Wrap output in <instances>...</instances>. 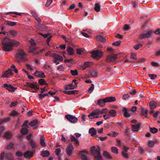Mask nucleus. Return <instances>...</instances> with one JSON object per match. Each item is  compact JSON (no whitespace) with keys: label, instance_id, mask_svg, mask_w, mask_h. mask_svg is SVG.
Instances as JSON below:
<instances>
[{"label":"nucleus","instance_id":"nucleus-23","mask_svg":"<svg viewBox=\"0 0 160 160\" xmlns=\"http://www.w3.org/2000/svg\"><path fill=\"white\" fill-rule=\"evenodd\" d=\"M122 111L123 112V114L125 117L127 118L130 117V114L128 112L127 109L126 108H124L122 109Z\"/></svg>","mask_w":160,"mask_h":160},{"label":"nucleus","instance_id":"nucleus-10","mask_svg":"<svg viewBox=\"0 0 160 160\" xmlns=\"http://www.w3.org/2000/svg\"><path fill=\"white\" fill-rule=\"evenodd\" d=\"M19 45V42L16 40L11 39V51L14 47H18Z\"/></svg>","mask_w":160,"mask_h":160},{"label":"nucleus","instance_id":"nucleus-20","mask_svg":"<svg viewBox=\"0 0 160 160\" xmlns=\"http://www.w3.org/2000/svg\"><path fill=\"white\" fill-rule=\"evenodd\" d=\"M157 105V102L154 101H151L149 102V107L151 109H153L155 108Z\"/></svg>","mask_w":160,"mask_h":160},{"label":"nucleus","instance_id":"nucleus-60","mask_svg":"<svg viewBox=\"0 0 160 160\" xmlns=\"http://www.w3.org/2000/svg\"><path fill=\"white\" fill-rule=\"evenodd\" d=\"M130 28V27L127 24H125L124 25L123 28L126 31L129 30Z\"/></svg>","mask_w":160,"mask_h":160},{"label":"nucleus","instance_id":"nucleus-18","mask_svg":"<svg viewBox=\"0 0 160 160\" xmlns=\"http://www.w3.org/2000/svg\"><path fill=\"white\" fill-rule=\"evenodd\" d=\"M88 132L89 133L91 134L92 137H94L97 134V131L93 128H90Z\"/></svg>","mask_w":160,"mask_h":160},{"label":"nucleus","instance_id":"nucleus-64","mask_svg":"<svg viewBox=\"0 0 160 160\" xmlns=\"http://www.w3.org/2000/svg\"><path fill=\"white\" fill-rule=\"evenodd\" d=\"M153 33L156 35H160V29L158 28L157 29L156 31L153 32Z\"/></svg>","mask_w":160,"mask_h":160},{"label":"nucleus","instance_id":"nucleus-63","mask_svg":"<svg viewBox=\"0 0 160 160\" xmlns=\"http://www.w3.org/2000/svg\"><path fill=\"white\" fill-rule=\"evenodd\" d=\"M148 144V146L151 147H152L154 146V142L152 141H149Z\"/></svg>","mask_w":160,"mask_h":160},{"label":"nucleus","instance_id":"nucleus-16","mask_svg":"<svg viewBox=\"0 0 160 160\" xmlns=\"http://www.w3.org/2000/svg\"><path fill=\"white\" fill-rule=\"evenodd\" d=\"M52 56L55 59L60 62L62 61L63 60L62 57L56 53L52 54Z\"/></svg>","mask_w":160,"mask_h":160},{"label":"nucleus","instance_id":"nucleus-12","mask_svg":"<svg viewBox=\"0 0 160 160\" xmlns=\"http://www.w3.org/2000/svg\"><path fill=\"white\" fill-rule=\"evenodd\" d=\"M38 49V47L30 48H29V52L32 53L33 55H38L39 53V52L37 50Z\"/></svg>","mask_w":160,"mask_h":160},{"label":"nucleus","instance_id":"nucleus-31","mask_svg":"<svg viewBox=\"0 0 160 160\" xmlns=\"http://www.w3.org/2000/svg\"><path fill=\"white\" fill-rule=\"evenodd\" d=\"M77 91L76 90H72V91H64L63 92L66 94L68 95H71L75 94Z\"/></svg>","mask_w":160,"mask_h":160},{"label":"nucleus","instance_id":"nucleus-13","mask_svg":"<svg viewBox=\"0 0 160 160\" xmlns=\"http://www.w3.org/2000/svg\"><path fill=\"white\" fill-rule=\"evenodd\" d=\"M70 140L71 142H73L74 144L77 147L79 144V142L73 135H71L70 137Z\"/></svg>","mask_w":160,"mask_h":160},{"label":"nucleus","instance_id":"nucleus-28","mask_svg":"<svg viewBox=\"0 0 160 160\" xmlns=\"http://www.w3.org/2000/svg\"><path fill=\"white\" fill-rule=\"evenodd\" d=\"M29 125L32 127L36 126L38 124V122L37 119H35L31 121L29 124Z\"/></svg>","mask_w":160,"mask_h":160},{"label":"nucleus","instance_id":"nucleus-36","mask_svg":"<svg viewBox=\"0 0 160 160\" xmlns=\"http://www.w3.org/2000/svg\"><path fill=\"white\" fill-rule=\"evenodd\" d=\"M3 137L7 139L10 138V132H6L4 134Z\"/></svg>","mask_w":160,"mask_h":160},{"label":"nucleus","instance_id":"nucleus-14","mask_svg":"<svg viewBox=\"0 0 160 160\" xmlns=\"http://www.w3.org/2000/svg\"><path fill=\"white\" fill-rule=\"evenodd\" d=\"M33 154V153L32 152L28 150L25 152L23 156L25 158H28L32 157Z\"/></svg>","mask_w":160,"mask_h":160},{"label":"nucleus","instance_id":"nucleus-52","mask_svg":"<svg viewBox=\"0 0 160 160\" xmlns=\"http://www.w3.org/2000/svg\"><path fill=\"white\" fill-rule=\"evenodd\" d=\"M95 115L94 112H92L89 114L88 116L89 118L90 119H93L94 118Z\"/></svg>","mask_w":160,"mask_h":160},{"label":"nucleus","instance_id":"nucleus-47","mask_svg":"<svg viewBox=\"0 0 160 160\" xmlns=\"http://www.w3.org/2000/svg\"><path fill=\"white\" fill-rule=\"evenodd\" d=\"M49 96L48 94L45 93L43 94H42V93H40L38 94L39 97L41 99H42L45 96Z\"/></svg>","mask_w":160,"mask_h":160},{"label":"nucleus","instance_id":"nucleus-44","mask_svg":"<svg viewBox=\"0 0 160 160\" xmlns=\"http://www.w3.org/2000/svg\"><path fill=\"white\" fill-rule=\"evenodd\" d=\"M70 72L73 76H75L78 75V72L77 70H71Z\"/></svg>","mask_w":160,"mask_h":160},{"label":"nucleus","instance_id":"nucleus-33","mask_svg":"<svg viewBox=\"0 0 160 160\" xmlns=\"http://www.w3.org/2000/svg\"><path fill=\"white\" fill-rule=\"evenodd\" d=\"M100 6L98 3H96L94 5V10L97 12H99L100 10Z\"/></svg>","mask_w":160,"mask_h":160},{"label":"nucleus","instance_id":"nucleus-2","mask_svg":"<svg viewBox=\"0 0 160 160\" xmlns=\"http://www.w3.org/2000/svg\"><path fill=\"white\" fill-rule=\"evenodd\" d=\"M95 147L93 146L91 149V151L96 160H100L102 158V156L100 154V149L99 147L94 150Z\"/></svg>","mask_w":160,"mask_h":160},{"label":"nucleus","instance_id":"nucleus-46","mask_svg":"<svg viewBox=\"0 0 160 160\" xmlns=\"http://www.w3.org/2000/svg\"><path fill=\"white\" fill-rule=\"evenodd\" d=\"M90 73V74L93 77H96L97 76V73L95 70L91 71Z\"/></svg>","mask_w":160,"mask_h":160},{"label":"nucleus","instance_id":"nucleus-30","mask_svg":"<svg viewBox=\"0 0 160 160\" xmlns=\"http://www.w3.org/2000/svg\"><path fill=\"white\" fill-rule=\"evenodd\" d=\"M104 101H105V100H104V98L102 99H99L98 101V103L102 107H103L105 105V103L106 102H104Z\"/></svg>","mask_w":160,"mask_h":160},{"label":"nucleus","instance_id":"nucleus-22","mask_svg":"<svg viewBox=\"0 0 160 160\" xmlns=\"http://www.w3.org/2000/svg\"><path fill=\"white\" fill-rule=\"evenodd\" d=\"M102 154L105 158L107 159H111L112 158V157L108 152H107L106 151H103Z\"/></svg>","mask_w":160,"mask_h":160},{"label":"nucleus","instance_id":"nucleus-6","mask_svg":"<svg viewBox=\"0 0 160 160\" xmlns=\"http://www.w3.org/2000/svg\"><path fill=\"white\" fill-rule=\"evenodd\" d=\"M65 118L68 120L72 123H75L78 121L77 118L72 115L67 114L65 116Z\"/></svg>","mask_w":160,"mask_h":160},{"label":"nucleus","instance_id":"nucleus-40","mask_svg":"<svg viewBox=\"0 0 160 160\" xmlns=\"http://www.w3.org/2000/svg\"><path fill=\"white\" fill-rule=\"evenodd\" d=\"M14 71L15 73H18V69L16 68L15 66L13 64H12L11 66V71Z\"/></svg>","mask_w":160,"mask_h":160},{"label":"nucleus","instance_id":"nucleus-3","mask_svg":"<svg viewBox=\"0 0 160 160\" xmlns=\"http://www.w3.org/2000/svg\"><path fill=\"white\" fill-rule=\"evenodd\" d=\"M103 52L102 51L99 50L93 51L91 53V57L93 59H99L102 56Z\"/></svg>","mask_w":160,"mask_h":160},{"label":"nucleus","instance_id":"nucleus-57","mask_svg":"<svg viewBox=\"0 0 160 160\" xmlns=\"http://www.w3.org/2000/svg\"><path fill=\"white\" fill-rule=\"evenodd\" d=\"M151 64L152 66L156 67H159L160 66L158 63L154 62H151Z\"/></svg>","mask_w":160,"mask_h":160},{"label":"nucleus","instance_id":"nucleus-29","mask_svg":"<svg viewBox=\"0 0 160 160\" xmlns=\"http://www.w3.org/2000/svg\"><path fill=\"white\" fill-rule=\"evenodd\" d=\"M19 115V113L14 110H12L11 112V116L12 117H17Z\"/></svg>","mask_w":160,"mask_h":160},{"label":"nucleus","instance_id":"nucleus-1","mask_svg":"<svg viewBox=\"0 0 160 160\" xmlns=\"http://www.w3.org/2000/svg\"><path fill=\"white\" fill-rule=\"evenodd\" d=\"M2 49L5 52L10 51V40L8 38H5L2 42Z\"/></svg>","mask_w":160,"mask_h":160},{"label":"nucleus","instance_id":"nucleus-50","mask_svg":"<svg viewBox=\"0 0 160 160\" xmlns=\"http://www.w3.org/2000/svg\"><path fill=\"white\" fill-rule=\"evenodd\" d=\"M61 150L59 148L56 149L55 151L56 154L57 155V156L58 157H60V155L59 154V153L61 152Z\"/></svg>","mask_w":160,"mask_h":160},{"label":"nucleus","instance_id":"nucleus-21","mask_svg":"<svg viewBox=\"0 0 160 160\" xmlns=\"http://www.w3.org/2000/svg\"><path fill=\"white\" fill-rule=\"evenodd\" d=\"M45 140V138L43 136H41L40 138V144L43 147H45L46 146V143L44 142Z\"/></svg>","mask_w":160,"mask_h":160},{"label":"nucleus","instance_id":"nucleus-51","mask_svg":"<svg viewBox=\"0 0 160 160\" xmlns=\"http://www.w3.org/2000/svg\"><path fill=\"white\" fill-rule=\"evenodd\" d=\"M112 152L116 154H117L118 153V149L116 147H112L111 148Z\"/></svg>","mask_w":160,"mask_h":160},{"label":"nucleus","instance_id":"nucleus-8","mask_svg":"<svg viewBox=\"0 0 160 160\" xmlns=\"http://www.w3.org/2000/svg\"><path fill=\"white\" fill-rule=\"evenodd\" d=\"M74 149V148L71 143L69 144L68 146L66 148V152L68 156H70L72 154V151Z\"/></svg>","mask_w":160,"mask_h":160},{"label":"nucleus","instance_id":"nucleus-25","mask_svg":"<svg viewBox=\"0 0 160 160\" xmlns=\"http://www.w3.org/2000/svg\"><path fill=\"white\" fill-rule=\"evenodd\" d=\"M67 51L69 55H73L74 51L72 48L70 47H68L67 48Z\"/></svg>","mask_w":160,"mask_h":160},{"label":"nucleus","instance_id":"nucleus-27","mask_svg":"<svg viewBox=\"0 0 160 160\" xmlns=\"http://www.w3.org/2000/svg\"><path fill=\"white\" fill-rule=\"evenodd\" d=\"M108 113L111 117H115L117 115L116 111L114 109H111L109 112Z\"/></svg>","mask_w":160,"mask_h":160},{"label":"nucleus","instance_id":"nucleus-35","mask_svg":"<svg viewBox=\"0 0 160 160\" xmlns=\"http://www.w3.org/2000/svg\"><path fill=\"white\" fill-rule=\"evenodd\" d=\"M38 83L40 85H48V84L46 82V81L45 79H40L38 80Z\"/></svg>","mask_w":160,"mask_h":160},{"label":"nucleus","instance_id":"nucleus-58","mask_svg":"<svg viewBox=\"0 0 160 160\" xmlns=\"http://www.w3.org/2000/svg\"><path fill=\"white\" fill-rule=\"evenodd\" d=\"M129 98V96L128 94H124L123 95L122 99L125 100H128Z\"/></svg>","mask_w":160,"mask_h":160},{"label":"nucleus","instance_id":"nucleus-59","mask_svg":"<svg viewBox=\"0 0 160 160\" xmlns=\"http://www.w3.org/2000/svg\"><path fill=\"white\" fill-rule=\"evenodd\" d=\"M52 0H47L46 3L45 4L46 7H48L50 6L51 3L52 2Z\"/></svg>","mask_w":160,"mask_h":160},{"label":"nucleus","instance_id":"nucleus-38","mask_svg":"<svg viewBox=\"0 0 160 160\" xmlns=\"http://www.w3.org/2000/svg\"><path fill=\"white\" fill-rule=\"evenodd\" d=\"M18 34V32L13 30H11V37H16Z\"/></svg>","mask_w":160,"mask_h":160},{"label":"nucleus","instance_id":"nucleus-19","mask_svg":"<svg viewBox=\"0 0 160 160\" xmlns=\"http://www.w3.org/2000/svg\"><path fill=\"white\" fill-rule=\"evenodd\" d=\"M96 39L98 41L102 42H105L106 41V38L101 35L97 36L96 37Z\"/></svg>","mask_w":160,"mask_h":160},{"label":"nucleus","instance_id":"nucleus-48","mask_svg":"<svg viewBox=\"0 0 160 160\" xmlns=\"http://www.w3.org/2000/svg\"><path fill=\"white\" fill-rule=\"evenodd\" d=\"M96 138L97 139L99 140V139L101 141H104V140H106L108 138V137L106 136L104 137H98L97 136H96Z\"/></svg>","mask_w":160,"mask_h":160},{"label":"nucleus","instance_id":"nucleus-56","mask_svg":"<svg viewBox=\"0 0 160 160\" xmlns=\"http://www.w3.org/2000/svg\"><path fill=\"white\" fill-rule=\"evenodd\" d=\"M121 41H118L115 42H114L112 43V45L115 46H119L121 44Z\"/></svg>","mask_w":160,"mask_h":160},{"label":"nucleus","instance_id":"nucleus-49","mask_svg":"<svg viewBox=\"0 0 160 160\" xmlns=\"http://www.w3.org/2000/svg\"><path fill=\"white\" fill-rule=\"evenodd\" d=\"M122 156L126 159H127L128 158V156L127 152L122 151L121 152Z\"/></svg>","mask_w":160,"mask_h":160},{"label":"nucleus","instance_id":"nucleus-32","mask_svg":"<svg viewBox=\"0 0 160 160\" xmlns=\"http://www.w3.org/2000/svg\"><path fill=\"white\" fill-rule=\"evenodd\" d=\"M9 118L8 117L5 118H4L0 119V125L3 124L4 123L8 122L9 121Z\"/></svg>","mask_w":160,"mask_h":160},{"label":"nucleus","instance_id":"nucleus-17","mask_svg":"<svg viewBox=\"0 0 160 160\" xmlns=\"http://www.w3.org/2000/svg\"><path fill=\"white\" fill-rule=\"evenodd\" d=\"M104 100L105 101H104V102H112L115 101L116 98L115 97H109L104 98Z\"/></svg>","mask_w":160,"mask_h":160},{"label":"nucleus","instance_id":"nucleus-37","mask_svg":"<svg viewBox=\"0 0 160 160\" xmlns=\"http://www.w3.org/2000/svg\"><path fill=\"white\" fill-rule=\"evenodd\" d=\"M141 114L142 116H144L145 118H149V116L147 113V112H144V108H142L141 109Z\"/></svg>","mask_w":160,"mask_h":160},{"label":"nucleus","instance_id":"nucleus-43","mask_svg":"<svg viewBox=\"0 0 160 160\" xmlns=\"http://www.w3.org/2000/svg\"><path fill=\"white\" fill-rule=\"evenodd\" d=\"M29 142L32 148H36V144L35 142L32 140L30 141Z\"/></svg>","mask_w":160,"mask_h":160},{"label":"nucleus","instance_id":"nucleus-39","mask_svg":"<svg viewBox=\"0 0 160 160\" xmlns=\"http://www.w3.org/2000/svg\"><path fill=\"white\" fill-rule=\"evenodd\" d=\"M5 154L4 152H2L0 154V159L1 160H4L5 159H9V157L8 156H5V158L4 157Z\"/></svg>","mask_w":160,"mask_h":160},{"label":"nucleus","instance_id":"nucleus-41","mask_svg":"<svg viewBox=\"0 0 160 160\" xmlns=\"http://www.w3.org/2000/svg\"><path fill=\"white\" fill-rule=\"evenodd\" d=\"M10 75V71L9 69L8 71H6L2 75L3 77H8Z\"/></svg>","mask_w":160,"mask_h":160},{"label":"nucleus","instance_id":"nucleus-15","mask_svg":"<svg viewBox=\"0 0 160 160\" xmlns=\"http://www.w3.org/2000/svg\"><path fill=\"white\" fill-rule=\"evenodd\" d=\"M140 125L139 123H138L136 125H132L131 130L132 132H137L140 127Z\"/></svg>","mask_w":160,"mask_h":160},{"label":"nucleus","instance_id":"nucleus-53","mask_svg":"<svg viewBox=\"0 0 160 160\" xmlns=\"http://www.w3.org/2000/svg\"><path fill=\"white\" fill-rule=\"evenodd\" d=\"M148 76L152 80L155 79L157 77V75L155 74H149Z\"/></svg>","mask_w":160,"mask_h":160},{"label":"nucleus","instance_id":"nucleus-54","mask_svg":"<svg viewBox=\"0 0 160 160\" xmlns=\"http://www.w3.org/2000/svg\"><path fill=\"white\" fill-rule=\"evenodd\" d=\"M18 102L17 101H13L11 103V108L13 107H16L18 104Z\"/></svg>","mask_w":160,"mask_h":160},{"label":"nucleus","instance_id":"nucleus-4","mask_svg":"<svg viewBox=\"0 0 160 160\" xmlns=\"http://www.w3.org/2000/svg\"><path fill=\"white\" fill-rule=\"evenodd\" d=\"M16 54L17 58H20L21 61H27L28 60V59L25 57L26 54L22 50H18Z\"/></svg>","mask_w":160,"mask_h":160},{"label":"nucleus","instance_id":"nucleus-62","mask_svg":"<svg viewBox=\"0 0 160 160\" xmlns=\"http://www.w3.org/2000/svg\"><path fill=\"white\" fill-rule=\"evenodd\" d=\"M4 87L7 89L9 91H10V86L7 84H5L3 85Z\"/></svg>","mask_w":160,"mask_h":160},{"label":"nucleus","instance_id":"nucleus-24","mask_svg":"<svg viewBox=\"0 0 160 160\" xmlns=\"http://www.w3.org/2000/svg\"><path fill=\"white\" fill-rule=\"evenodd\" d=\"M20 132L22 135H26L28 132V130L26 128L22 127L21 129Z\"/></svg>","mask_w":160,"mask_h":160},{"label":"nucleus","instance_id":"nucleus-61","mask_svg":"<svg viewBox=\"0 0 160 160\" xmlns=\"http://www.w3.org/2000/svg\"><path fill=\"white\" fill-rule=\"evenodd\" d=\"M103 117L105 120H107L110 118L111 117L110 116V115L108 114L104 115L103 116Z\"/></svg>","mask_w":160,"mask_h":160},{"label":"nucleus","instance_id":"nucleus-55","mask_svg":"<svg viewBox=\"0 0 160 160\" xmlns=\"http://www.w3.org/2000/svg\"><path fill=\"white\" fill-rule=\"evenodd\" d=\"M94 85L93 84H92L91 86L89 88L88 92L90 93L92 92V91L94 89Z\"/></svg>","mask_w":160,"mask_h":160},{"label":"nucleus","instance_id":"nucleus-34","mask_svg":"<svg viewBox=\"0 0 160 160\" xmlns=\"http://www.w3.org/2000/svg\"><path fill=\"white\" fill-rule=\"evenodd\" d=\"M149 130L150 132L153 134L155 133H157L158 131V130L157 128H149Z\"/></svg>","mask_w":160,"mask_h":160},{"label":"nucleus","instance_id":"nucleus-9","mask_svg":"<svg viewBox=\"0 0 160 160\" xmlns=\"http://www.w3.org/2000/svg\"><path fill=\"white\" fill-rule=\"evenodd\" d=\"M152 33V30H150L146 33H144L140 35L139 37V38L140 39H143L146 38L150 37Z\"/></svg>","mask_w":160,"mask_h":160},{"label":"nucleus","instance_id":"nucleus-45","mask_svg":"<svg viewBox=\"0 0 160 160\" xmlns=\"http://www.w3.org/2000/svg\"><path fill=\"white\" fill-rule=\"evenodd\" d=\"M142 46V45L141 43L138 44L133 46V48L136 50H138Z\"/></svg>","mask_w":160,"mask_h":160},{"label":"nucleus","instance_id":"nucleus-26","mask_svg":"<svg viewBox=\"0 0 160 160\" xmlns=\"http://www.w3.org/2000/svg\"><path fill=\"white\" fill-rule=\"evenodd\" d=\"M41 155L43 157H47L49 156V152L47 150L43 151L42 152Z\"/></svg>","mask_w":160,"mask_h":160},{"label":"nucleus","instance_id":"nucleus-11","mask_svg":"<svg viewBox=\"0 0 160 160\" xmlns=\"http://www.w3.org/2000/svg\"><path fill=\"white\" fill-rule=\"evenodd\" d=\"M34 75L35 76L40 78H43L45 77V76L43 72L38 71H36Z\"/></svg>","mask_w":160,"mask_h":160},{"label":"nucleus","instance_id":"nucleus-7","mask_svg":"<svg viewBox=\"0 0 160 160\" xmlns=\"http://www.w3.org/2000/svg\"><path fill=\"white\" fill-rule=\"evenodd\" d=\"M87 152L85 150H82L79 152V153L81 154V158L82 160H89V157L87 156L86 154Z\"/></svg>","mask_w":160,"mask_h":160},{"label":"nucleus","instance_id":"nucleus-42","mask_svg":"<svg viewBox=\"0 0 160 160\" xmlns=\"http://www.w3.org/2000/svg\"><path fill=\"white\" fill-rule=\"evenodd\" d=\"M91 63V62H85L84 64V65L82 67L83 69H85L89 67Z\"/></svg>","mask_w":160,"mask_h":160},{"label":"nucleus","instance_id":"nucleus-5","mask_svg":"<svg viewBox=\"0 0 160 160\" xmlns=\"http://www.w3.org/2000/svg\"><path fill=\"white\" fill-rule=\"evenodd\" d=\"M117 58V54H112L107 56L106 61L108 62H113L116 61Z\"/></svg>","mask_w":160,"mask_h":160}]
</instances>
